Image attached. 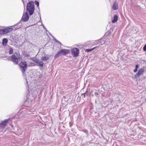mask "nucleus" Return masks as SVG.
<instances>
[{"mask_svg": "<svg viewBox=\"0 0 146 146\" xmlns=\"http://www.w3.org/2000/svg\"><path fill=\"white\" fill-rule=\"evenodd\" d=\"M13 51L12 48L10 49L9 51V53L10 54H12L13 53Z\"/></svg>", "mask_w": 146, "mask_h": 146, "instance_id": "f3484780", "label": "nucleus"}, {"mask_svg": "<svg viewBox=\"0 0 146 146\" xmlns=\"http://www.w3.org/2000/svg\"><path fill=\"white\" fill-rule=\"evenodd\" d=\"M69 52L70 50H69L66 49H62L61 50L60 52L55 54L54 56V57L55 58H57L60 56L62 55H65L69 53Z\"/></svg>", "mask_w": 146, "mask_h": 146, "instance_id": "f03ea898", "label": "nucleus"}, {"mask_svg": "<svg viewBox=\"0 0 146 146\" xmlns=\"http://www.w3.org/2000/svg\"><path fill=\"white\" fill-rule=\"evenodd\" d=\"M118 7L117 3L116 1H115L113 4L112 8L113 10H116L117 9Z\"/></svg>", "mask_w": 146, "mask_h": 146, "instance_id": "9d476101", "label": "nucleus"}, {"mask_svg": "<svg viewBox=\"0 0 146 146\" xmlns=\"http://www.w3.org/2000/svg\"><path fill=\"white\" fill-rule=\"evenodd\" d=\"M12 28L8 27L5 29L0 30V35H3L6 34L12 31Z\"/></svg>", "mask_w": 146, "mask_h": 146, "instance_id": "39448f33", "label": "nucleus"}, {"mask_svg": "<svg viewBox=\"0 0 146 146\" xmlns=\"http://www.w3.org/2000/svg\"><path fill=\"white\" fill-rule=\"evenodd\" d=\"M48 59V58L47 56H43L41 58V60L43 61L47 60Z\"/></svg>", "mask_w": 146, "mask_h": 146, "instance_id": "2eb2a0df", "label": "nucleus"}, {"mask_svg": "<svg viewBox=\"0 0 146 146\" xmlns=\"http://www.w3.org/2000/svg\"><path fill=\"white\" fill-rule=\"evenodd\" d=\"M35 62L37 64H38L39 66L42 67L43 66V64L42 61H40L38 60H35Z\"/></svg>", "mask_w": 146, "mask_h": 146, "instance_id": "9b49d317", "label": "nucleus"}, {"mask_svg": "<svg viewBox=\"0 0 146 146\" xmlns=\"http://www.w3.org/2000/svg\"><path fill=\"white\" fill-rule=\"evenodd\" d=\"M143 50L144 51H146V44L144 46L143 48Z\"/></svg>", "mask_w": 146, "mask_h": 146, "instance_id": "a211bd4d", "label": "nucleus"}, {"mask_svg": "<svg viewBox=\"0 0 146 146\" xmlns=\"http://www.w3.org/2000/svg\"><path fill=\"white\" fill-rule=\"evenodd\" d=\"M8 42L7 39L6 38H4L3 39L2 43L3 45H6Z\"/></svg>", "mask_w": 146, "mask_h": 146, "instance_id": "4468645a", "label": "nucleus"}, {"mask_svg": "<svg viewBox=\"0 0 146 146\" xmlns=\"http://www.w3.org/2000/svg\"><path fill=\"white\" fill-rule=\"evenodd\" d=\"M8 122V120L6 119L4 121H3L0 124V127L1 128H4L6 126V124Z\"/></svg>", "mask_w": 146, "mask_h": 146, "instance_id": "1a4fd4ad", "label": "nucleus"}, {"mask_svg": "<svg viewBox=\"0 0 146 146\" xmlns=\"http://www.w3.org/2000/svg\"><path fill=\"white\" fill-rule=\"evenodd\" d=\"M79 50L78 48H74L71 49L72 54L74 57H77L79 54Z\"/></svg>", "mask_w": 146, "mask_h": 146, "instance_id": "423d86ee", "label": "nucleus"}, {"mask_svg": "<svg viewBox=\"0 0 146 146\" xmlns=\"http://www.w3.org/2000/svg\"><path fill=\"white\" fill-rule=\"evenodd\" d=\"M98 47V46H95L91 49H86V50H85V52H90V51H91L93 50L94 49L96 48H97Z\"/></svg>", "mask_w": 146, "mask_h": 146, "instance_id": "ddd939ff", "label": "nucleus"}, {"mask_svg": "<svg viewBox=\"0 0 146 146\" xmlns=\"http://www.w3.org/2000/svg\"><path fill=\"white\" fill-rule=\"evenodd\" d=\"M118 19V17L117 15H115L112 21V22L115 23L116 22Z\"/></svg>", "mask_w": 146, "mask_h": 146, "instance_id": "f8f14e48", "label": "nucleus"}, {"mask_svg": "<svg viewBox=\"0 0 146 146\" xmlns=\"http://www.w3.org/2000/svg\"><path fill=\"white\" fill-rule=\"evenodd\" d=\"M139 67V66L137 65H135V69L134 70L133 72H136L137 70V69Z\"/></svg>", "mask_w": 146, "mask_h": 146, "instance_id": "dca6fc26", "label": "nucleus"}, {"mask_svg": "<svg viewBox=\"0 0 146 146\" xmlns=\"http://www.w3.org/2000/svg\"><path fill=\"white\" fill-rule=\"evenodd\" d=\"M144 72V69L143 68L140 69L138 72V73L135 75V77L137 78L139 76L141 75Z\"/></svg>", "mask_w": 146, "mask_h": 146, "instance_id": "6e6552de", "label": "nucleus"}, {"mask_svg": "<svg viewBox=\"0 0 146 146\" xmlns=\"http://www.w3.org/2000/svg\"><path fill=\"white\" fill-rule=\"evenodd\" d=\"M29 18V16L27 13H24L22 17V20L23 21L26 22L27 21Z\"/></svg>", "mask_w": 146, "mask_h": 146, "instance_id": "0eeeda50", "label": "nucleus"}, {"mask_svg": "<svg viewBox=\"0 0 146 146\" xmlns=\"http://www.w3.org/2000/svg\"><path fill=\"white\" fill-rule=\"evenodd\" d=\"M35 4L38 7L39 5V2L37 1H35Z\"/></svg>", "mask_w": 146, "mask_h": 146, "instance_id": "6ab92c4d", "label": "nucleus"}, {"mask_svg": "<svg viewBox=\"0 0 146 146\" xmlns=\"http://www.w3.org/2000/svg\"><path fill=\"white\" fill-rule=\"evenodd\" d=\"M19 66L21 68V70L22 72L24 74L27 68V64L26 62L25 61H22L20 63Z\"/></svg>", "mask_w": 146, "mask_h": 146, "instance_id": "20e7f679", "label": "nucleus"}, {"mask_svg": "<svg viewBox=\"0 0 146 146\" xmlns=\"http://www.w3.org/2000/svg\"><path fill=\"white\" fill-rule=\"evenodd\" d=\"M27 10L29 12L30 15H32L34 11V3L33 1H30L27 4Z\"/></svg>", "mask_w": 146, "mask_h": 146, "instance_id": "f257e3e1", "label": "nucleus"}, {"mask_svg": "<svg viewBox=\"0 0 146 146\" xmlns=\"http://www.w3.org/2000/svg\"><path fill=\"white\" fill-rule=\"evenodd\" d=\"M16 55L15 54H13L11 56V58L12 61L14 62L16 64H17L19 62V59L21 58L19 57L20 55H18V53H17Z\"/></svg>", "mask_w": 146, "mask_h": 146, "instance_id": "7ed1b4c3", "label": "nucleus"}]
</instances>
